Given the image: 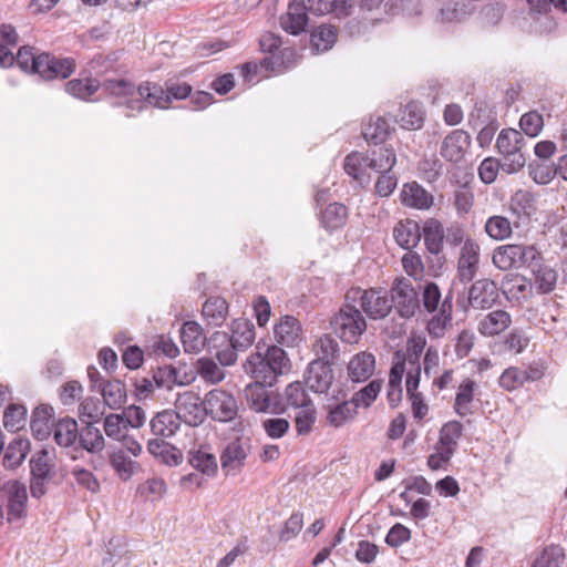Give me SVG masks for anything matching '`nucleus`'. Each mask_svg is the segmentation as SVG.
I'll list each match as a JSON object with an SVG mask.
<instances>
[{
	"label": "nucleus",
	"instance_id": "obj_46",
	"mask_svg": "<svg viewBox=\"0 0 567 567\" xmlns=\"http://www.w3.org/2000/svg\"><path fill=\"white\" fill-rule=\"evenodd\" d=\"M408 0H357L362 11L370 13L396 14Z\"/></svg>",
	"mask_w": 567,
	"mask_h": 567
},
{
	"label": "nucleus",
	"instance_id": "obj_19",
	"mask_svg": "<svg viewBox=\"0 0 567 567\" xmlns=\"http://www.w3.org/2000/svg\"><path fill=\"white\" fill-rule=\"evenodd\" d=\"M276 341L286 347H296L302 341V329L299 320L292 316H284L275 324Z\"/></svg>",
	"mask_w": 567,
	"mask_h": 567
},
{
	"label": "nucleus",
	"instance_id": "obj_44",
	"mask_svg": "<svg viewBox=\"0 0 567 567\" xmlns=\"http://www.w3.org/2000/svg\"><path fill=\"white\" fill-rule=\"evenodd\" d=\"M452 298L451 296H446L440 305L439 313L435 315L427 323L430 334L434 337L443 336L447 323L452 319Z\"/></svg>",
	"mask_w": 567,
	"mask_h": 567
},
{
	"label": "nucleus",
	"instance_id": "obj_45",
	"mask_svg": "<svg viewBox=\"0 0 567 567\" xmlns=\"http://www.w3.org/2000/svg\"><path fill=\"white\" fill-rule=\"evenodd\" d=\"M463 425L458 421H450L445 423L440 431V437L436 446L454 454L460 437L462 436Z\"/></svg>",
	"mask_w": 567,
	"mask_h": 567
},
{
	"label": "nucleus",
	"instance_id": "obj_9",
	"mask_svg": "<svg viewBox=\"0 0 567 567\" xmlns=\"http://www.w3.org/2000/svg\"><path fill=\"white\" fill-rule=\"evenodd\" d=\"M206 398L200 399L194 391L179 393L175 401V413L179 420L190 426L202 424L207 415Z\"/></svg>",
	"mask_w": 567,
	"mask_h": 567
},
{
	"label": "nucleus",
	"instance_id": "obj_24",
	"mask_svg": "<svg viewBox=\"0 0 567 567\" xmlns=\"http://www.w3.org/2000/svg\"><path fill=\"white\" fill-rule=\"evenodd\" d=\"M315 16L333 13L337 18L349 17L354 8L353 0H307Z\"/></svg>",
	"mask_w": 567,
	"mask_h": 567
},
{
	"label": "nucleus",
	"instance_id": "obj_47",
	"mask_svg": "<svg viewBox=\"0 0 567 567\" xmlns=\"http://www.w3.org/2000/svg\"><path fill=\"white\" fill-rule=\"evenodd\" d=\"M337 38L336 27L321 24L311 33V44L317 52H326L334 45Z\"/></svg>",
	"mask_w": 567,
	"mask_h": 567
},
{
	"label": "nucleus",
	"instance_id": "obj_12",
	"mask_svg": "<svg viewBox=\"0 0 567 567\" xmlns=\"http://www.w3.org/2000/svg\"><path fill=\"white\" fill-rule=\"evenodd\" d=\"M324 408L327 410V423L333 427H341L358 414V409L352 400H348L347 394L341 390L338 391V394L328 399Z\"/></svg>",
	"mask_w": 567,
	"mask_h": 567
},
{
	"label": "nucleus",
	"instance_id": "obj_62",
	"mask_svg": "<svg viewBox=\"0 0 567 567\" xmlns=\"http://www.w3.org/2000/svg\"><path fill=\"white\" fill-rule=\"evenodd\" d=\"M287 402L297 409H302L312 405L310 398L301 382L290 383L286 388Z\"/></svg>",
	"mask_w": 567,
	"mask_h": 567
},
{
	"label": "nucleus",
	"instance_id": "obj_36",
	"mask_svg": "<svg viewBox=\"0 0 567 567\" xmlns=\"http://www.w3.org/2000/svg\"><path fill=\"white\" fill-rule=\"evenodd\" d=\"M398 123L406 130H419L424 123V111L420 103L411 101L400 109Z\"/></svg>",
	"mask_w": 567,
	"mask_h": 567
},
{
	"label": "nucleus",
	"instance_id": "obj_8",
	"mask_svg": "<svg viewBox=\"0 0 567 567\" xmlns=\"http://www.w3.org/2000/svg\"><path fill=\"white\" fill-rule=\"evenodd\" d=\"M28 492L23 483L12 480L0 487V503L7 508V520L13 523L27 514Z\"/></svg>",
	"mask_w": 567,
	"mask_h": 567
},
{
	"label": "nucleus",
	"instance_id": "obj_13",
	"mask_svg": "<svg viewBox=\"0 0 567 567\" xmlns=\"http://www.w3.org/2000/svg\"><path fill=\"white\" fill-rule=\"evenodd\" d=\"M472 144L471 135L461 128L451 131L442 141L441 156L451 163H460L465 158Z\"/></svg>",
	"mask_w": 567,
	"mask_h": 567
},
{
	"label": "nucleus",
	"instance_id": "obj_49",
	"mask_svg": "<svg viewBox=\"0 0 567 567\" xmlns=\"http://www.w3.org/2000/svg\"><path fill=\"white\" fill-rule=\"evenodd\" d=\"M369 168L378 172L385 173L391 172L392 167L396 163V155L392 148L380 147L379 150L372 151L368 156Z\"/></svg>",
	"mask_w": 567,
	"mask_h": 567
},
{
	"label": "nucleus",
	"instance_id": "obj_42",
	"mask_svg": "<svg viewBox=\"0 0 567 567\" xmlns=\"http://www.w3.org/2000/svg\"><path fill=\"white\" fill-rule=\"evenodd\" d=\"M313 352L317 355L313 361H327L332 364L339 357V343L330 334H323L313 343Z\"/></svg>",
	"mask_w": 567,
	"mask_h": 567
},
{
	"label": "nucleus",
	"instance_id": "obj_33",
	"mask_svg": "<svg viewBox=\"0 0 567 567\" xmlns=\"http://www.w3.org/2000/svg\"><path fill=\"white\" fill-rule=\"evenodd\" d=\"M504 293L509 300H527L533 295V284L524 276L512 275L504 284Z\"/></svg>",
	"mask_w": 567,
	"mask_h": 567
},
{
	"label": "nucleus",
	"instance_id": "obj_39",
	"mask_svg": "<svg viewBox=\"0 0 567 567\" xmlns=\"http://www.w3.org/2000/svg\"><path fill=\"white\" fill-rule=\"evenodd\" d=\"M162 91L163 100L158 104H148V106L157 109H167L172 100H183L190 95L192 86L185 82H166V89L156 83Z\"/></svg>",
	"mask_w": 567,
	"mask_h": 567
},
{
	"label": "nucleus",
	"instance_id": "obj_14",
	"mask_svg": "<svg viewBox=\"0 0 567 567\" xmlns=\"http://www.w3.org/2000/svg\"><path fill=\"white\" fill-rule=\"evenodd\" d=\"M309 3L307 0H292L287 11L280 17L281 28L293 35L306 31L308 24Z\"/></svg>",
	"mask_w": 567,
	"mask_h": 567
},
{
	"label": "nucleus",
	"instance_id": "obj_48",
	"mask_svg": "<svg viewBox=\"0 0 567 567\" xmlns=\"http://www.w3.org/2000/svg\"><path fill=\"white\" fill-rule=\"evenodd\" d=\"M101 84L96 79H73L65 83V91L80 100H89L94 93L97 92Z\"/></svg>",
	"mask_w": 567,
	"mask_h": 567
},
{
	"label": "nucleus",
	"instance_id": "obj_21",
	"mask_svg": "<svg viewBox=\"0 0 567 567\" xmlns=\"http://www.w3.org/2000/svg\"><path fill=\"white\" fill-rule=\"evenodd\" d=\"M400 198L404 206L420 210L429 209L434 202L433 196L416 182L404 184Z\"/></svg>",
	"mask_w": 567,
	"mask_h": 567
},
{
	"label": "nucleus",
	"instance_id": "obj_5",
	"mask_svg": "<svg viewBox=\"0 0 567 567\" xmlns=\"http://www.w3.org/2000/svg\"><path fill=\"white\" fill-rule=\"evenodd\" d=\"M525 138L514 128H504L497 136L496 147L503 156L502 169L508 174L516 173L525 166L526 157L523 153Z\"/></svg>",
	"mask_w": 567,
	"mask_h": 567
},
{
	"label": "nucleus",
	"instance_id": "obj_25",
	"mask_svg": "<svg viewBox=\"0 0 567 567\" xmlns=\"http://www.w3.org/2000/svg\"><path fill=\"white\" fill-rule=\"evenodd\" d=\"M542 259H538L534 265H528L530 268L534 285L538 293L546 295L551 292L557 284L558 274L557 271L548 265L542 262Z\"/></svg>",
	"mask_w": 567,
	"mask_h": 567
},
{
	"label": "nucleus",
	"instance_id": "obj_54",
	"mask_svg": "<svg viewBox=\"0 0 567 567\" xmlns=\"http://www.w3.org/2000/svg\"><path fill=\"white\" fill-rule=\"evenodd\" d=\"M102 396L109 408L117 409L126 400L125 386L118 380L109 381L102 388Z\"/></svg>",
	"mask_w": 567,
	"mask_h": 567
},
{
	"label": "nucleus",
	"instance_id": "obj_40",
	"mask_svg": "<svg viewBox=\"0 0 567 567\" xmlns=\"http://www.w3.org/2000/svg\"><path fill=\"white\" fill-rule=\"evenodd\" d=\"M53 436L56 444L62 447L73 445L79 436L76 421L71 417L61 419L54 425Z\"/></svg>",
	"mask_w": 567,
	"mask_h": 567
},
{
	"label": "nucleus",
	"instance_id": "obj_63",
	"mask_svg": "<svg viewBox=\"0 0 567 567\" xmlns=\"http://www.w3.org/2000/svg\"><path fill=\"white\" fill-rule=\"evenodd\" d=\"M563 561V549L558 546H548L535 559L530 567H560Z\"/></svg>",
	"mask_w": 567,
	"mask_h": 567
},
{
	"label": "nucleus",
	"instance_id": "obj_22",
	"mask_svg": "<svg viewBox=\"0 0 567 567\" xmlns=\"http://www.w3.org/2000/svg\"><path fill=\"white\" fill-rule=\"evenodd\" d=\"M512 324V316L505 310H493L480 319L477 331L484 337H494Z\"/></svg>",
	"mask_w": 567,
	"mask_h": 567
},
{
	"label": "nucleus",
	"instance_id": "obj_27",
	"mask_svg": "<svg viewBox=\"0 0 567 567\" xmlns=\"http://www.w3.org/2000/svg\"><path fill=\"white\" fill-rule=\"evenodd\" d=\"M509 210L518 219H529L537 212L535 196L526 189L517 190L509 199Z\"/></svg>",
	"mask_w": 567,
	"mask_h": 567
},
{
	"label": "nucleus",
	"instance_id": "obj_17",
	"mask_svg": "<svg viewBox=\"0 0 567 567\" xmlns=\"http://www.w3.org/2000/svg\"><path fill=\"white\" fill-rule=\"evenodd\" d=\"M331 365L327 361L310 362L306 374V382L311 391L326 393L330 389L334 380Z\"/></svg>",
	"mask_w": 567,
	"mask_h": 567
},
{
	"label": "nucleus",
	"instance_id": "obj_30",
	"mask_svg": "<svg viewBox=\"0 0 567 567\" xmlns=\"http://www.w3.org/2000/svg\"><path fill=\"white\" fill-rule=\"evenodd\" d=\"M477 390V383L467 378L464 379L458 388L454 400V411L460 416L464 417L473 413L472 403Z\"/></svg>",
	"mask_w": 567,
	"mask_h": 567
},
{
	"label": "nucleus",
	"instance_id": "obj_64",
	"mask_svg": "<svg viewBox=\"0 0 567 567\" xmlns=\"http://www.w3.org/2000/svg\"><path fill=\"white\" fill-rule=\"evenodd\" d=\"M104 432L107 437L117 441L123 437L127 431L125 420L122 414H109L104 419Z\"/></svg>",
	"mask_w": 567,
	"mask_h": 567
},
{
	"label": "nucleus",
	"instance_id": "obj_16",
	"mask_svg": "<svg viewBox=\"0 0 567 567\" xmlns=\"http://www.w3.org/2000/svg\"><path fill=\"white\" fill-rule=\"evenodd\" d=\"M498 299L497 285L491 279H480L470 289L468 301L475 309H489Z\"/></svg>",
	"mask_w": 567,
	"mask_h": 567
},
{
	"label": "nucleus",
	"instance_id": "obj_53",
	"mask_svg": "<svg viewBox=\"0 0 567 567\" xmlns=\"http://www.w3.org/2000/svg\"><path fill=\"white\" fill-rule=\"evenodd\" d=\"M167 487L163 478L152 477L137 486L136 493L147 502L159 501L166 494Z\"/></svg>",
	"mask_w": 567,
	"mask_h": 567
},
{
	"label": "nucleus",
	"instance_id": "obj_41",
	"mask_svg": "<svg viewBox=\"0 0 567 567\" xmlns=\"http://www.w3.org/2000/svg\"><path fill=\"white\" fill-rule=\"evenodd\" d=\"M110 463L122 481H128L141 470V465L128 457L123 450L112 453Z\"/></svg>",
	"mask_w": 567,
	"mask_h": 567
},
{
	"label": "nucleus",
	"instance_id": "obj_52",
	"mask_svg": "<svg viewBox=\"0 0 567 567\" xmlns=\"http://www.w3.org/2000/svg\"><path fill=\"white\" fill-rule=\"evenodd\" d=\"M347 216L348 209L344 205L332 203L323 210L321 215V223L327 229H338L346 224Z\"/></svg>",
	"mask_w": 567,
	"mask_h": 567
},
{
	"label": "nucleus",
	"instance_id": "obj_28",
	"mask_svg": "<svg viewBox=\"0 0 567 567\" xmlns=\"http://www.w3.org/2000/svg\"><path fill=\"white\" fill-rule=\"evenodd\" d=\"M421 228L415 220H400L394 229L393 237L399 246L404 249L414 248L421 239Z\"/></svg>",
	"mask_w": 567,
	"mask_h": 567
},
{
	"label": "nucleus",
	"instance_id": "obj_58",
	"mask_svg": "<svg viewBox=\"0 0 567 567\" xmlns=\"http://www.w3.org/2000/svg\"><path fill=\"white\" fill-rule=\"evenodd\" d=\"M368 156L353 152L344 158L343 168L346 173L355 181H362L368 166Z\"/></svg>",
	"mask_w": 567,
	"mask_h": 567
},
{
	"label": "nucleus",
	"instance_id": "obj_29",
	"mask_svg": "<svg viewBox=\"0 0 567 567\" xmlns=\"http://www.w3.org/2000/svg\"><path fill=\"white\" fill-rule=\"evenodd\" d=\"M53 417V409L50 405L41 404L38 408L34 409L31 421H30V427L32 431L33 436L39 440L43 441L48 439L51 434V421Z\"/></svg>",
	"mask_w": 567,
	"mask_h": 567
},
{
	"label": "nucleus",
	"instance_id": "obj_1",
	"mask_svg": "<svg viewBox=\"0 0 567 567\" xmlns=\"http://www.w3.org/2000/svg\"><path fill=\"white\" fill-rule=\"evenodd\" d=\"M101 86L109 96L116 99V105H123L131 111L126 116L141 113L148 104H158L163 100V93L156 83L148 81L136 87L125 79H106Z\"/></svg>",
	"mask_w": 567,
	"mask_h": 567
},
{
	"label": "nucleus",
	"instance_id": "obj_26",
	"mask_svg": "<svg viewBox=\"0 0 567 567\" xmlns=\"http://www.w3.org/2000/svg\"><path fill=\"white\" fill-rule=\"evenodd\" d=\"M424 245L432 255L442 252L445 241V231L442 223L437 219L430 218L424 221L422 233Z\"/></svg>",
	"mask_w": 567,
	"mask_h": 567
},
{
	"label": "nucleus",
	"instance_id": "obj_18",
	"mask_svg": "<svg viewBox=\"0 0 567 567\" xmlns=\"http://www.w3.org/2000/svg\"><path fill=\"white\" fill-rule=\"evenodd\" d=\"M249 451V445L241 440H235L227 444L220 455V465L226 474H236L244 465Z\"/></svg>",
	"mask_w": 567,
	"mask_h": 567
},
{
	"label": "nucleus",
	"instance_id": "obj_55",
	"mask_svg": "<svg viewBox=\"0 0 567 567\" xmlns=\"http://www.w3.org/2000/svg\"><path fill=\"white\" fill-rule=\"evenodd\" d=\"M80 444L87 452H100L104 447V437L101 431L93 426L92 423L86 424L78 436Z\"/></svg>",
	"mask_w": 567,
	"mask_h": 567
},
{
	"label": "nucleus",
	"instance_id": "obj_15",
	"mask_svg": "<svg viewBox=\"0 0 567 567\" xmlns=\"http://www.w3.org/2000/svg\"><path fill=\"white\" fill-rule=\"evenodd\" d=\"M481 247L477 241L466 238L461 247L457 262L458 276L462 281H471L477 272Z\"/></svg>",
	"mask_w": 567,
	"mask_h": 567
},
{
	"label": "nucleus",
	"instance_id": "obj_32",
	"mask_svg": "<svg viewBox=\"0 0 567 567\" xmlns=\"http://www.w3.org/2000/svg\"><path fill=\"white\" fill-rule=\"evenodd\" d=\"M255 340V327L246 319H236L231 324L229 342L234 349L241 351L252 344Z\"/></svg>",
	"mask_w": 567,
	"mask_h": 567
},
{
	"label": "nucleus",
	"instance_id": "obj_61",
	"mask_svg": "<svg viewBox=\"0 0 567 567\" xmlns=\"http://www.w3.org/2000/svg\"><path fill=\"white\" fill-rule=\"evenodd\" d=\"M499 386L506 391H514L526 383L523 368L509 367L501 374Z\"/></svg>",
	"mask_w": 567,
	"mask_h": 567
},
{
	"label": "nucleus",
	"instance_id": "obj_35",
	"mask_svg": "<svg viewBox=\"0 0 567 567\" xmlns=\"http://www.w3.org/2000/svg\"><path fill=\"white\" fill-rule=\"evenodd\" d=\"M202 313L208 324L219 327L228 316V303L221 297H210L203 305Z\"/></svg>",
	"mask_w": 567,
	"mask_h": 567
},
{
	"label": "nucleus",
	"instance_id": "obj_31",
	"mask_svg": "<svg viewBox=\"0 0 567 567\" xmlns=\"http://www.w3.org/2000/svg\"><path fill=\"white\" fill-rule=\"evenodd\" d=\"M181 340L184 350L189 353H198L206 344V336L195 321H187L182 326Z\"/></svg>",
	"mask_w": 567,
	"mask_h": 567
},
{
	"label": "nucleus",
	"instance_id": "obj_7",
	"mask_svg": "<svg viewBox=\"0 0 567 567\" xmlns=\"http://www.w3.org/2000/svg\"><path fill=\"white\" fill-rule=\"evenodd\" d=\"M348 298L359 299L362 311L372 320L383 319L392 310V301L383 288H354L348 292Z\"/></svg>",
	"mask_w": 567,
	"mask_h": 567
},
{
	"label": "nucleus",
	"instance_id": "obj_4",
	"mask_svg": "<svg viewBox=\"0 0 567 567\" xmlns=\"http://www.w3.org/2000/svg\"><path fill=\"white\" fill-rule=\"evenodd\" d=\"M542 259V252L535 245L506 244L496 247L492 254L493 265L503 271L534 265Z\"/></svg>",
	"mask_w": 567,
	"mask_h": 567
},
{
	"label": "nucleus",
	"instance_id": "obj_34",
	"mask_svg": "<svg viewBox=\"0 0 567 567\" xmlns=\"http://www.w3.org/2000/svg\"><path fill=\"white\" fill-rule=\"evenodd\" d=\"M18 43V34L11 25L0 28V66L8 68L14 64L13 49Z\"/></svg>",
	"mask_w": 567,
	"mask_h": 567
},
{
	"label": "nucleus",
	"instance_id": "obj_37",
	"mask_svg": "<svg viewBox=\"0 0 567 567\" xmlns=\"http://www.w3.org/2000/svg\"><path fill=\"white\" fill-rule=\"evenodd\" d=\"M266 386L268 384L252 382L245 388L246 400L255 412L265 413L269 411L270 400Z\"/></svg>",
	"mask_w": 567,
	"mask_h": 567
},
{
	"label": "nucleus",
	"instance_id": "obj_6",
	"mask_svg": "<svg viewBox=\"0 0 567 567\" xmlns=\"http://www.w3.org/2000/svg\"><path fill=\"white\" fill-rule=\"evenodd\" d=\"M333 331L344 342L355 343L367 329L361 311L353 306L342 307L330 321Z\"/></svg>",
	"mask_w": 567,
	"mask_h": 567
},
{
	"label": "nucleus",
	"instance_id": "obj_2",
	"mask_svg": "<svg viewBox=\"0 0 567 567\" xmlns=\"http://www.w3.org/2000/svg\"><path fill=\"white\" fill-rule=\"evenodd\" d=\"M14 63L22 71L39 74L44 80L66 79L75 70L72 58H55L50 53L35 54L31 47H21L14 54Z\"/></svg>",
	"mask_w": 567,
	"mask_h": 567
},
{
	"label": "nucleus",
	"instance_id": "obj_38",
	"mask_svg": "<svg viewBox=\"0 0 567 567\" xmlns=\"http://www.w3.org/2000/svg\"><path fill=\"white\" fill-rule=\"evenodd\" d=\"M147 451L155 457H158L167 465H177L182 461V453L165 442L163 439H152L147 442Z\"/></svg>",
	"mask_w": 567,
	"mask_h": 567
},
{
	"label": "nucleus",
	"instance_id": "obj_43",
	"mask_svg": "<svg viewBox=\"0 0 567 567\" xmlns=\"http://www.w3.org/2000/svg\"><path fill=\"white\" fill-rule=\"evenodd\" d=\"M390 133V125L388 121L381 116L371 117L364 125L362 135L363 138L371 144L383 143Z\"/></svg>",
	"mask_w": 567,
	"mask_h": 567
},
{
	"label": "nucleus",
	"instance_id": "obj_56",
	"mask_svg": "<svg viewBox=\"0 0 567 567\" xmlns=\"http://www.w3.org/2000/svg\"><path fill=\"white\" fill-rule=\"evenodd\" d=\"M27 422V409L20 404H10L3 414L4 427L10 432H17L24 427Z\"/></svg>",
	"mask_w": 567,
	"mask_h": 567
},
{
	"label": "nucleus",
	"instance_id": "obj_59",
	"mask_svg": "<svg viewBox=\"0 0 567 567\" xmlns=\"http://www.w3.org/2000/svg\"><path fill=\"white\" fill-rule=\"evenodd\" d=\"M382 388L381 380H372L369 384L363 386L361 390L355 392L351 400L354 403L355 408H369L378 398Z\"/></svg>",
	"mask_w": 567,
	"mask_h": 567
},
{
	"label": "nucleus",
	"instance_id": "obj_60",
	"mask_svg": "<svg viewBox=\"0 0 567 567\" xmlns=\"http://www.w3.org/2000/svg\"><path fill=\"white\" fill-rule=\"evenodd\" d=\"M453 199L457 215L464 216L468 214L473 207L474 193L468 184L465 183L454 190Z\"/></svg>",
	"mask_w": 567,
	"mask_h": 567
},
{
	"label": "nucleus",
	"instance_id": "obj_50",
	"mask_svg": "<svg viewBox=\"0 0 567 567\" xmlns=\"http://www.w3.org/2000/svg\"><path fill=\"white\" fill-rule=\"evenodd\" d=\"M484 230L489 238L499 241L508 239L513 234L509 219L501 215L488 217Z\"/></svg>",
	"mask_w": 567,
	"mask_h": 567
},
{
	"label": "nucleus",
	"instance_id": "obj_20",
	"mask_svg": "<svg viewBox=\"0 0 567 567\" xmlns=\"http://www.w3.org/2000/svg\"><path fill=\"white\" fill-rule=\"evenodd\" d=\"M375 370V357L367 351L354 354L348 363V375L353 382H364Z\"/></svg>",
	"mask_w": 567,
	"mask_h": 567
},
{
	"label": "nucleus",
	"instance_id": "obj_3",
	"mask_svg": "<svg viewBox=\"0 0 567 567\" xmlns=\"http://www.w3.org/2000/svg\"><path fill=\"white\" fill-rule=\"evenodd\" d=\"M286 352L278 347H270L265 354L256 352L249 355L245 369L251 374L255 382L272 386L278 375H281L288 365Z\"/></svg>",
	"mask_w": 567,
	"mask_h": 567
},
{
	"label": "nucleus",
	"instance_id": "obj_23",
	"mask_svg": "<svg viewBox=\"0 0 567 567\" xmlns=\"http://www.w3.org/2000/svg\"><path fill=\"white\" fill-rule=\"evenodd\" d=\"M181 420L178 415L172 410H164L157 412L150 421L152 434L157 439H168L175 435L181 427Z\"/></svg>",
	"mask_w": 567,
	"mask_h": 567
},
{
	"label": "nucleus",
	"instance_id": "obj_10",
	"mask_svg": "<svg viewBox=\"0 0 567 567\" xmlns=\"http://www.w3.org/2000/svg\"><path fill=\"white\" fill-rule=\"evenodd\" d=\"M392 308L394 307L402 318H411L420 307L419 296L411 281L406 278H396L391 287Z\"/></svg>",
	"mask_w": 567,
	"mask_h": 567
},
{
	"label": "nucleus",
	"instance_id": "obj_11",
	"mask_svg": "<svg viewBox=\"0 0 567 567\" xmlns=\"http://www.w3.org/2000/svg\"><path fill=\"white\" fill-rule=\"evenodd\" d=\"M207 415L220 422H229L237 416L238 405L235 398L221 390L214 389L206 394Z\"/></svg>",
	"mask_w": 567,
	"mask_h": 567
},
{
	"label": "nucleus",
	"instance_id": "obj_51",
	"mask_svg": "<svg viewBox=\"0 0 567 567\" xmlns=\"http://www.w3.org/2000/svg\"><path fill=\"white\" fill-rule=\"evenodd\" d=\"M188 462L195 470L207 476L215 475L217 471L216 457L203 449L189 451Z\"/></svg>",
	"mask_w": 567,
	"mask_h": 567
},
{
	"label": "nucleus",
	"instance_id": "obj_57",
	"mask_svg": "<svg viewBox=\"0 0 567 567\" xmlns=\"http://www.w3.org/2000/svg\"><path fill=\"white\" fill-rule=\"evenodd\" d=\"M196 371L203 380L209 383H218L225 378L224 370L209 358H200L196 362Z\"/></svg>",
	"mask_w": 567,
	"mask_h": 567
}]
</instances>
